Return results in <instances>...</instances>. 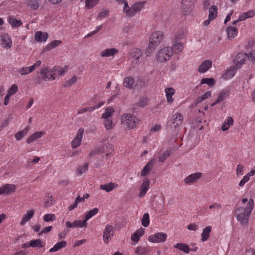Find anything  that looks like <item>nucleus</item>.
Listing matches in <instances>:
<instances>
[{
	"label": "nucleus",
	"instance_id": "obj_1",
	"mask_svg": "<svg viewBox=\"0 0 255 255\" xmlns=\"http://www.w3.org/2000/svg\"><path fill=\"white\" fill-rule=\"evenodd\" d=\"M254 201L253 198L249 199L245 207H239L235 211V216L238 221L242 225L246 226L248 225L249 221L250 215L254 207Z\"/></svg>",
	"mask_w": 255,
	"mask_h": 255
},
{
	"label": "nucleus",
	"instance_id": "obj_2",
	"mask_svg": "<svg viewBox=\"0 0 255 255\" xmlns=\"http://www.w3.org/2000/svg\"><path fill=\"white\" fill-rule=\"evenodd\" d=\"M164 34L160 31H156L152 33L150 37L148 46L146 50V56H150L157 46L163 40Z\"/></svg>",
	"mask_w": 255,
	"mask_h": 255
},
{
	"label": "nucleus",
	"instance_id": "obj_3",
	"mask_svg": "<svg viewBox=\"0 0 255 255\" xmlns=\"http://www.w3.org/2000/svg\"><path fill=\"white\" fill-rule=\"evenodd\" d=\"M57 69L55 67L50 68L49 67L46 66L41 69L40 71V77L38 78L37 83L40 84L42 81H47L53 80L55 79L54 75L56 74Z\"/></svg>",
	"mask_w": 255,
	"mask_h": 255
},
{
	"label": "nucleus",
	"instance_id": "obj_4",
	"mask_svg": "<svg viewBox=\"0 0 255 255\" xmlns=\"http://www.w3.org/2000/svg\"><path fill=\"white\" fill-rule=\"evenodd\" d=\"M121 122L129 129H132L139 124V121L130 114H124L121 116Z\"/></svg>",
	"mask_w": 255,
	"mask_h": 255
},
{
	"label": "nucleus",
	"instance_id": "obj_5",
	"mask_svg": "<svg viewBox=\"0 0 255 255\" xmlns=\"http://www.w3.org/2000/svg\"><path fill=\"white\" fill-rule=\"evenodd\" d=\"M172 48L166 47L161 49L158 53L157 60L160 62H164L169 60L172 56Z\"/></svg>",
	"mask_w": 255,
	"mask_h": 255
},
{
	"label": "nucleus",
	"instance_id": "obj_6",
	"mask_svg": "<svg viewBox=\"0 0 255 255\" xmlns=\"http://www.w3.org/2000/svg\"><path fill=\"white\" fill-rule=\"evenodd\" d=\"M196 0H182L181 10L182 13L187 15L190 13L194 7Z\"/></svg>",
	"mask_w": 255,
	"mask_h": 255
},
{
	"label": "nucleus",
	"instance_id": "obj_7",
	"mask_svg": "<svg viewBox=\"0 0 255 255\" xmlns=\"http://www.w3.org/2000/svg\"><path fill=\"white\" fill-rule=\"evenodd\" d=\"M142 54L141 50L138 48H133L129 52L128 55L129 58L131 60L132 64L136 65L138 63Z\"/></svg>",
	"mask_w": 255,
	"mask_h": 255
},
{
	"label": "nucleus",
	"instance_id": "obj_8",
	"mask_svg": "<svg viewBox=\"0 0 255 255\" xmlns=\"http://www.w3.org/2000/svg\"><path fill=\"white\" fill-rule=\"evenodd\" d=\"M167 237L166 234L161 232L150 235L148 240L151 243H163L166 241Z\"/></svg>",
	"mask_w": 255,
	"mask_h": 255
},
{
	"label": "nucleus",
	"instance_id": "obj_9",
	"mask_svg": "<svg viewBox=\"0 0 255 255\" xmlns=\"http://www.w3.org/2000/svg\"><path fill=\"white\" fill-rule=\"evenodd\" d=\"M170 126L176 128L180 126L183 122V116L180 113H175L171 116Z\"/></svg>",
	"mask_w": 255,
	"mask_h": 255
},
{
	"label": "nucleus",
	"instance_id": "obj_10",
	"mask_svg": "<svg viewBox=\"0 0 255 255\" xmlns=\"http://www.w3.org/2000/svg\"><path fill=\"white\" fill-rule=\"evenodd\" d=\"M114 235V227L112 225H107L103 232V240L104 242L108 244L112 239Z\"/></svg>",
	"mask_w": 255,
	"mask_h": 255
},
{
	"label": "nucleus",
	"instance_id": "obj_11",
	"mask_svg": "<svg viewBox=\"0 0 255 255\" xmlns=\"http://www.w3.org/2000/svg\"><path fill=\"white\" fill-rule=\"evenodd\" d=\"M84 129L83 128H79L76 136L71 142V146L72 148H76L81 144Z\"/></svg>",
	"mask_w": 255,
	"mask_h": 255
},
{
	"label": "nucleus",
	"instance_id": "obj_12",
	"mask_svg": "<svg viewBox=\"0 0 255 255\" xmlns=\"http://www.w3.org/2000/svg\"><path fill=\"white\" fill-rule=\"evenodd\" d=\"M249 58V55L244 53H239L237 54L234 59V63L237 68H240V66L244 64L246 59Z\"/></svg>",
	"mask_w": 255,
	"mask_h": 255
},
{
	"label": "nucleus",
	"instance_id": "obj_13",
	"mask_svg": "<svg viewBox=\"0 0 255 255\" xmlns=\"http://www.w3.org/2000/svg\"><path fill=\"white\" fill-rule=\"evenodd\" d=\"M145 2L140 1L134 3L131 5V10L130 14L128 13L129 17L134 16L137 12H139L144 7Z\"/></svg>",
	"mask_w": 255,
	"mask_h": 255
},
{
	"label": "nucleus",
	"instance_id": "obj_14",
	"mask_svg": "<svg viewBox=\"0 0 255 255\" xmlns=\"http://www.w3.org/2000/svg\"><path fill=\"white\" fill-rule=\"evenodd\" d=\"M202 174L200 172H196L191 174L187 177H185L184 181L186 184H190L191 183L196 182L198 180L201 178Z\"/></svg>",
	"mask_w": 255,
	"mask_h": 255
},
{
	"label": "nucleus",
	"instance_id": "obj_15",
	"mask_svg": "<svg viewBox=\"0 0 255 255\" xmlns=\"http://www.w3.org/2000/svg\"><path fill=\"white\" fill-rule=\"evenodd\" d=\"M16 187L13 184H6L0 188V195L1 194H11L15 192Z\"/></svg>",
	"mask_w": 255,
	"mask_h": 255
},
{
	"label": "nucleus",
	"instance_id": "obj_16",
	"mask_svg": "<svg viewBox=\"0 0 255 255\" xmlns=\"http://www.w3.org/2000/svg\"><path fill=\"white\" fill-rule=\"evenodd\" d=\"M149 184L150 181L148 178H144L143 183L140 187V193L138 194L139 197L141 198L145 195L149 189Z\"/></svg>",
	"mask_w": 255,
	"mask_h": 255
},
{
	"label": "nucleus",
	"instance_id": "obj_17",
	"mask_svg": "<svg viewBox=\"0 0 255 255\" xmlns=\"http://www.w3.org/2000/svg\"><path fill=\"white\" fill-rule=\"evenodd\" d=\"M212 64V63L211 61L209 60H205L201 63L197 70L199 73H205L211 67Z\"/></svg>",
	"mask_w": 255,
	"mask_h": 255
},
{
	"label": "nucleus",
	"instance_id": "obj_18",
	"mask_svg": "<svg viewBox=\"0 0 255 255\" xmlns=\"http://www.w3.org/2000/svg\"><path fill=\"white\" fill-rule=\"evenodd\" d=\"M155 159L154 158H152L146 163L141 172V175L142 176H145L149 173L155 163Z\"/></svg>",
	"mask_w": 255,
	"mask_h": 255
},
{
	"label": "nucleus",
	"instance_id": "obj_19",
	"mask_svg": "<svg viewBox=\"0 0 255 255\" xmlns=\"http://www.w3.org/2000/svg\"><path fill=\"white\" fill-rule=\"evenodd\" d=\"M238 68L236 66H232L228 69L222 75V78L225 80L232 78L235 75Z\"/></svg>",
	"mask_w": 255,
	"mask_h": 255
},
{
	"label": "nucleus",
	"instance_id": "obj_20",
	"mask_svg": "<svg viewBox=\"0 0 255 255\" xmlns=\"http://www.w3.org/2000/svg\"><path fill=\"white\" fill-rule=\"evenodd\" d=\"M1 40L2 45L4 48L9 49L11 47L12 41L7 34L4 33L2 34Z\"/></svg>",
	"mask_w": 255,
	"mask_h": 255
},
{
	"label": "nucleus",
	"instance_id": "obj_21",
	"mask_svg": "<svg viewBox=\"0 0 255 255\" xmlns=\"http://www.w3.org/2000/svg\"><path fill=\"white\" fill-rule=\"evenodd\" d=\"M48 37V34L47 32L39 31L35 32L34 38L36 41L41 42L46 41Z\"/></svg>",
	"mask_w": 255,
	"mask_h": 255
},
{
	"label": "nucleus",
	"instance_id": "obj_22",
	"mask_svg": "<svg viewBox=\"0 0 255 255\" xmlns=\"http://www.w3.org/2000/svg\"><path fill=\"white\" fill-rule=\"evenodd\" d=\"M135 81L133 77L131 76H128L125 78L124 80V85L130 90L132 89L135 86Z\"/></svg>",
	"mask_w": 255,
	"mask_h": 255
},
{
	"label": "nucleus",
	"instance_id": "obj_23",
	"mask_svg": "<svg viewBox=\"0 0 255 255\" xmlns=\"http://www.w3.org/2000/svg\"><path fill=\"white\" fill-rule=\"evenodd\" d=\"M118 184L116 183L109 182L105 184H101L100 186V189L105 190L107 192H109L118 187Z\"/></svg>",
	"mask_w": 255,
	"mask_h": 255
},
{
	"label": "nucleus",
	"instance_id": "obj_24",
	"mask_svg": "<svg viewBox=\"0 0 255 255\" xmlns=\"http://www.w3.org/2000/svg\"><path fill=\"white\" fill-rule=\"evenodd\" d=\"M118 50L115 48H108L102 51L100 53V55L102 57H109L112 56H113L114 55L118 53Z\"/></svg>",
	"mask_w": 255,
	"mask_h": 255
},
{
	"label": "nucleus",
	"instance_id": "obj_25",
	"mask_svg": "<svg viewBox=\"0 0 255 255\" xmlns=\"http://www.w3.org/2000/svg\"><path fill=\"white\" fill-rule=\"evenodd\" d=\"M229 39H232L235 38L238 33V30L237 28L233 26H228L226 29Z\"/></svg>",
	"mask_w": 255,
	"mask_h": 255
},
{
	"label": "nucleus",
	"instance_id": "obj_26",
	"mask_svg": "<svg viewBox=\"0 0 255 255\" xmlns=\"http://www.w3.org/2000/svg\"><path fill=\"white\" fill-rule=\"evenodd\" d=\"M149 252V248L148 246H138L134 251L137 255H147Z\"/></svg>",
	"mask_w": 255,
	"mask_h": 255
},
{
	"label": "nucleus",
	"instance_id": "obj_27",
	"mask_svg": "<svg viewBox=\"0 0 255 255\" xmlns=\"http://www.w3.org/2000/svg\"><path fill=\"white\" fill-rule=\"evenodd\" d=\"M34 211V210L31 209L27 212L26 214L23 217L20 223L21 226H23L26 222H27L33 217Z\"/></svg>",
	"mask_w": 255,
	"mask_h": 255
},
{
	"label": "nucleus",
	"instance_id": "obj_28",
	"mask_svg": "<svg viewBox=\"0 0 255 255\" xmlns=\"http://www.w3.org/2000/svg\"><path fill=\"white\" fill-rule=\"evenodd\" d=\"M44 133L43 131H37L32 135H31L26 140V142L28 144L31 143L32 142L40 138Z\"/></svg>",
	"mask_w": 255,
	"mask_h": 255
},
{
	"label": "nucleus",
	"instance_id": "obj_29",
	"mask_svg": "<svg viewBox=\"0 0 255 255\" xmlns=\"http://www.w3.org/2000/svg\"><path fill=\"white\" fill-rule=\"evenodd\" d=\"M211 229V226H208L203 230V232L201 234V241L202 242H205L209 239Z\"/></svg>",
	"mask_w": 255,
	"mask_h": 255
},
{
	"label": "nucleus",
	"instance_id": "obj_30",
	"mask_svg": "<svg viewBox=\"0 0 255 255\" xmlns=\"http://www.w3.org/2000/svg\"><path fill=\"white\" fill-rule=\"evenodd\" d=\"M167 101L168 103L171 104L173 101L172 96L175 94V90L172 88H167L165 89Z\"/></svg>",
	"mask_w": 255,
	"mask_h": 255
},
{
	"label": "nucleus",
	"instance_id": "obj_31",
	"mask_svg": "<svg viewBox=\"0 0 255 255\" xmlns=\"http://www.w3.org/2000/svg\"><path fill=\"white\" fill-rule=\"evenodd\" d=\"M173 247L174 248L178 249L186 254L189 253L190 250L189 246L188 245L183 243H177L175 244Z\"/></svg>",
	"mask_w": 255,
	"mask_h": 255
},
{
	"label": "nucleus",
	"instance_id": "obj_32",
	"mask_svg": "<svg viewBox=\"0 0 255 255\" xmlns=\"http://www.w3.org/2000/svg\"><path fill=\"white\" fill-rule=\"evenodd\" d=\"M67 245V242L62 241L56 244L54 247L49 250L50 252H57L63 248H65Z\"/></svg>",
	"mask_w": 255,
	"mask_h": 255
},
{
	"label": "nucleus",
	"instance_id": "obj_33",
	"mask_svg": "<svg viewBox=\"0 0 255 255\" xmlns=\"http://www.w3.org/2000/svg\"><path fill=\"white\" fill-rule=\"evenodd\" d=\"M30 128L29 126H27L25 128H24L23 130L19 131L17 133H16L14 135V137L16 140H20L25 135H26L28 131H29Z\"/></svg>",
	"mask_w": 255,
	"mask_h": 255
},
{
	"label": "nucleus",
	"instance_id": "obj_34",
	"mask_svg": "<svg viewBox=\"0 0 255 255\" xmlns=\"http://www.w3.org/2000/svg\"><path fill=\"white\" fill-rule=\"evenodd\" d=\"M172 51L173 49L176 53H179L181 52L184 48V45L182 42L181 41H174L173 42L172 47Z\"/></svg>",
	"mask_w": 255,
	"mask_h": 255
},
{
	"label": "nucleus",
	"instance_id": "obj_35",
	"mask_svg": "<svg viewBox=\"0 0 255 255\" xmlns=\"http://www.w3.org/2000/svg\"><path fill=\"white\" fill-rule=\"evenodd\" d=\"M61 43L62 42L60 40H54L46 45L43 51H49L52 49L56 47Z\"/></svg>",
	"mask_w": 255,
	"mask_h": 255
},
{
	"label": "nucleus",
	"instance_id": "obj_36",
	"mask_svg": "<svg viewBox=\"0 0 255 255\" xmlns=\"http://www.w3.org/2000/svg\"><path fill=\"white\" fill-rule=\"evenodd\" d=\"M230 94V91L229 90L225 89L222 90L219 94L218 97L217 102L221 103L224 101Z\"/></svg>",
	"mask_w": 255,
	"mask_h": 255
},
{
	"label": "nucleus",
	"instance_id": "obj_37",
	"mask_svg": "<svg viewBox=\"0 0 255 255\" xmlns=\"http://www.w3.org/2000/svg\"><path fill=\"white\" fill-rule=\"evenodd\" d=\"M217 7L215 5H212L209 8L208 18L209 19H214L217 16Z\"/></svg>",
	"mask_w": 255,
	"mask_h": 255
},
{
	"label": "nucleus",
	"instance_id": "obj_38",
	"mask_svg": "<svg viewBox=\"0 0 255 255\" xmlns=\"http://www.w3.org/2000/svg\"><path fill=\"white\" fill-rule=\"evenodd\" d=\"M8 22L13 27H18L22 24L21 20H17L13 16L9 17Z\"/></svg>",
	"mask_w": 255,
	"mask_h": 255
},
{
	"label": "nucleus",
	"instance_id": "obj_39",
	"mask_svg": "<svg viewBox=\"0 0 255 255\" xmlns=\"http://www.w3.org/2000/svg\"><path fill=\"white\" fill-rule=\"evenodd\" d=\"M233 119L231 117H228L227 118L226 122L223 124L222 126L221 129L223 131L227 130L230 127L231 125L233 124Z\"/></svg>",
	"mask_w": 255,
	"mask_h": 255
},
{
	"label": "nucleus",
	"instance_id": "obj_40",
	"mask_svg": "<svg viewBox=\"0 0 255 255\" xmlns=\"http://www.w3.org/2000/svg\"><path fill=\"white\" fill-rule=\"evenodd\" d=\"M211 96V92L210 91L207 92L204 95H202L201 96L198 97L195 103L196 105H197L199 103L202 102V101H204L205 100L209 98Z\"/></svg>",
	"mask_w": 255,
	"mask_h": 255
},
{
	"label": "nucleus",
	"instance_id": "obj_41",
	"mask_svg": "<svg viewBox=\"0 0 255 255\" xmlns=\"http://www.w3.org/2000/svg\"><path fill=\"white\" fill-rule=\"evenodd\" d=\"M98 211L99 209L97 208L90 210L85 216L84 219L87 222L89 219L96 215L98 213Z\"/></svg>",
	"mask_w": 255,
	"mask_h": 255
},
{
	"label": "nucleus",
	"instance_id": "obj_42",
	"mask_svg": "<svg viewBox=\"0 0 255 255\" xmlns=\"http://www.w3.org/2000/svg\"><path fill=\"white\" fill-rule=\"evenodd\" d=\"M115 110L113 108L109 107L106 109L105 112L102 115V119L111 118L112 115L114 113Z\"/></svg>",
	"mask_w": 255,
	"mask_h": 255
},
{
	"label": "nucleus",
	"instance_id": "obj_43",
	"mask_svg": "<svg viewBox=\"0 0 255 255\" xmlns=\"http://www.w3.org/2000/svg\"><path fill=\"white\" fill-rule=\"evenodd\" d=\"M171 150L167 149L159 156L158 161L163 162L170 156Z\"/></svg>",
	"mask_w": 255,
	"mask_h": 255
},
{
	"label": "nucleus",
	"instance_id": "obj_44",
	"mask_svg": "<svg viewBox=\"0 0 255 255\" xmlns=\"http://www.w3.org/2000/svg\"><path fill=\"white\" fill-rule=\"evenodd\" d=\"M75 228H83L87 227V222L84 219V220H75L73 222Z\"/></svg>",
	"mask_w": 255,
	"mask_h": 255
},
{
	"label": "nucleus",
	"instance_id": "obj_45",
	"mask_svg": "<svg viewBox=\"0 0 255 255\" xmlns=\"http://www.w3.org/2000/svg\"><path fill=\"white\" fill-rule=\"evenodd\" d=\"M49 195V194H48ZM52 196H45L44 199V202L43 203V207L45 208H48L50 207H51L52 205Z\"/></svg>",
	"mask_w": 255,
	"mask_h": 255
},
{
	"label": "nucleus",
	"instance_id": "obj_46",
	"mask_svg": "<svg viewBox=\"0 0 255 255\" xmlns=\"http://www.w3.org/2000/svg\"><path fill=\"white\" fill-rule=\"evenodd\" d=\"M141 224L144 227H147L149 225V215L148 213H145L141 219Z\"/></svg>",
	"mask_w": 255,
	"mask_h": 255
},
{
	"label": "nucleus",
	"instance_id": "obj_47",
	"mask_svg": "<svg viewBox=\"0 0 255 255\" xmlns=\"http://www.w3.org/2000/svg\"><path fill=\"white\" fill-rule=\"evenodd\" d=\"M29 246L32 248H42V242L40 239L32 240L29 243Z\"/></svg>",
	"mask_w": 255,
	"mask_h": 255
},
{
	"label": "nucleus",
	"instance_id": "obj_48",
	"mask_svg": "<svg viewBox=\"0 0 255 255\" xmlns=\"http://www.w3.org/2000/svg\"><path fill=\"white\" fill-rule=\"evenodd\" d=\"M88 163H85L82 166H79L77 169V174L81 175L83 173L86 172L88 169Z\"/></svg>",
	"mask_w": 255,
	"mask_h": 255
},
{
	"label": "nucleus",
	"instance_id": "obj_49",
	"mask_svg": "<svg viewBox=\"0 0 255 255\" xmlns=\"http://www.w3.org/2000/svg\"><path fill=\"white\" fill-rule=\"evenodd\" d=\"M99 0H85V7L91 9L96 5Z\"/></svg>",
	"mask_w": 255,
	"mask_h": 255
},
{
	"label": "nucleus",
	"instance_id": "obj_50",
	"mask_svg": "<svg viewBox=\"0 0 255 255\" xmlns=\"http://www.w3.org/2000/svg\"><path fill=\"white\" fill-rule=\"evenodd\" d=\"M215 80L213 78H203L201 81V84H207L209 86L214 84Z\"/></svg>",
	"mask_w": 255,
	"mask_h": 255
},
{
	"label": "nucleus",
	"instance_id": "obj_51",
	"mask_svg": "<svg viewBox=\"0 0 255 255\" xmlns=\"http://www.w3.org/2000/svg\"><path fill=\"white\" fill-rule=\"evenodd\" d=\"M104 124L107 130L112 128L113 127V123L111 118L104 119Z\"/></svg>",
	"mask_w": 255,
	"mask_h": 255
},
{
	"label": "nucleus",
	"instance_id": "obj_52",
	"mask_svg": "<svg viewBox=\"0 0 255 255\" xmlns=\"http://www.w3.org/2000/svg\"><path fill=\"white\" fill-rule=\"evenodd\" d=\"M77 80V78L76 76L72 77L71 79L65 82L63 86L65 87H69L74 84Z\"/></svg>",
	"mask_w": 255,
	"mask_h": 255
},
{
	"label": "nucleus",
	"instance_id": "obj_53",
	"mask_svg": "<svg viewBox=\"0 0 255 255\" xmlns=\"http://www.w3.org/2000/svg\"><path fill=\"white\" fill-rule=\"evenodd\" d=\"M28 4L33 9H37L39 7V3L37 0H30Z\"/></svg>",
	"mask_w": 255,
	"mask_h": 255
},
{
	"label": "nucleus",
	"instance_id": "obj_54",
	"mask_svg": "<svg viewBox=\"0 0 255 255\" xmlns=\"http://www.w3.org/2000/svg\"><path fill=\"white\" fill-rule=\"evenodd\" d=\"M43 219L44 221L47 222L52 221L55 219V216L54 214H47L44 215Z\"/></svg>",
	"mask_w": 255,
	"mask_h": 255
},
{
	"label": "nucleus",
	"instance_id": "obj_55",
	"mask_svg": "<svg viewBox=\"0 0 255 255\" xmlns=\"http://www.w3.org/2000/svg\"><path fill=\"white\" fill-rule=\"evenodd\" d=\"M124 7L123 8V11L125 13H126V14L127 16L129 17L128 13L130 14V12L131 10V6L130 7L128 5V3L127 1L125 2L124 3Z\"/></svg>",
	"mask_w": 255,
	"mask_h": 255
},
{
	"label": "nucleus",
	"instance_id": "obj_56",
	"mask_svg": "<svg viewBox=\"0 0 255 255\" xmlns=\"http://www.w3.org/2000/svg\"><path fill=\"white\" fill-rule=\"evenodd\" d=\"M29 67H23L18 70V72L21 75H25L31 73L29 71Z\"/></svg>",
	"mask_w": 255,
	"mask_h": 255
},
{
	"label": "nucleus",
	"instance_id": "obj_57",
	"mask_svg": "<svg viewBox=\"0 0 255 255\" xmlns=\"http://www.w3.org/2000/svg\"><path fill=\"white\" fill-rule=\"evenodd\" d=\"M184 38V33L183 31L178 32L174 38V41H180L181 40Z\"/></svg>",
	"mask_w": 255,
	"mask_h": 255
},
{
	"label": "nucleus",
	"instance_id": "obj_58",
	"mask_svg": "<svg viewBox=\"0 0 255 255\" xmlns=\"http://www.w3.org/2000/svg\"><path fill=\"white\" fill-rule=\"evenodd\" d=\"M244 166L238 164L237 167L236 169V173L238 176L239 175H242L244 174Z\"/></svg>",
	"mask_w": 255,
	"mask_h": 255
},
{
	"label": "nucleus",
	"instance_id": "obj_59",
	"mask_svg": "<svg viewBox=\"0 0 255 255\" xmlns=\"http://www.w3.org/2000/svg\"><path fill=\"white\" fill-rule=\"evenodd\" d=\"M17 89H18L17 86L16 85L13 84L8 89V94H9V95H12L15 94L16 92V91H17Z\"/></svg>",
	"mask_w": 255,
	"mask_h": 255
},
{
	"label": "nucleus",
	"instance_id": "obj_60",
	"mask_svg": "<svg viewBox=\"0 0 255 255\" xmlns=\"http://www.w3.org/2000/svg\"><path fill=\"white\" fill-rule=\"evenodd\" d=\"M249 180L250 177H249V175H246L240 181L239 183V185L241 187L243 186Z\"/></svg>",
	"mask_w": 255,
	"mask_h": 255
},
{
	"label": "nucleus",
	"instance_id": "obj_61",
	"mask_svg": "<svg viewBox=\"0 0 255 255\" xmlns=\"http://www.w3.org/2000/svg\"><path fill=\"white\" fill-rule=\"evenodd\" d=\"M93 111V109L92 108V107H86L82 109L79 110L78 111V114H82L86 112H92Z\"/></svg>",
	"mask_w": 255,
	"mask_h": 255
},
{
	"label": "nucleus",
	"instance_id": "obj_62",
	"mask_svg": "<svg viewBox=\"0 0 255 255\" xmlns=\"http://www.w3.org/2000/svg\"><path fill=\"white\" fill-rule=\"evenodd\" d=\"M222 205L218 203H214L213 204L209 206V208L210 209H215L218 210L222 208Z\"/></svg>",
	"mask_w": 255,
	"mask_h": 255
},
{
	"label": "nucleus",
	"instance_id": "obj_63",
	"mask_svg": "<svg viewBox=\"0 0 255 255\" xmlns=\"http://www.w3.org/2000/svg\"><path fill=\"white\" fill-rule=\"evenodd\" d=\"M140 239V237L137 235L136 234L134 233L131 237V240L134 242V244H131L132 245H135V243H137Z\"/></svg>",
	"mask_w": 255,
	"mask_h": 255
},
{
	"label": "nucleus",
	"instance_id": "obj_64",
	"mask_svg": "<svg viewBox=\"0 0 255 255\" xmlns=\"http://www.w3.org/2000/svg\"><path fill=\"white\" fill-rule=\"evenodd\" d=\"M102 25H100L96 27V29L95 30L92 31L90 32L89 34L87 35V36H85V37H91L93 35H94L95 34L97 33L101 28H102Z\"/></svg>",
	"mask_w": 255,
	"mask_h": 255
}]
</instances>
